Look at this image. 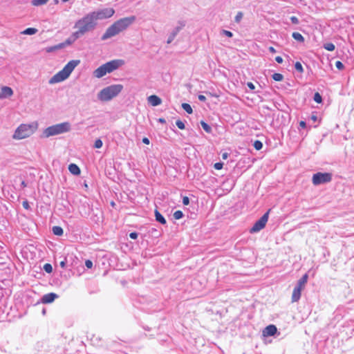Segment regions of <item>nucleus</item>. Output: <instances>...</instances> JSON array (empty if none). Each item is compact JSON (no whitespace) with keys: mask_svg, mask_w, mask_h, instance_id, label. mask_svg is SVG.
I'll list each match as a JSON object with an SVG mask.
<instances>
[{"mask_svg":"<svg viewBox=\"0 0 354 354\" xmlns=\"http://www.w3.org/2000/svg\"><path fill=\"white\" fill-rule=\"evenodd\" d=\"M97 26V23L95 22L90 12L86 14L75 23L74 28L76 30L72 34L73 41L82 37L88 32L94 30Z\"/></svg>","mask_w":354,"mask_h":354,"instance_id":"1","label":"nucleus"},{"mask_svg":"<svg viewBox=\"0 0 354 354\" xmlns=\"http://www.w3.org/2000/svg\"><path fill=\"white\" fill-rule=\"evenodd\" d=\"M136 20L134 16L122 18L109 26L102 36V40H106L125 30Z\"/></svg>","mask_w":354,"mask_h":354,"instance_id":"2","label":"nucleus"},{"mask_svg":"<svg viewBox=\"0 0 354 354\" xmlns=\"http://www.w3.org/2000/svg\"><path fill=\"white\" fill-rule=\"evenodd\" d=\"M80 63L79 59H73L68 62L62 70L54 75L48 81L50 84H55L66 80Z\"/></svg>","mask_w":354,"mask_h":354,"instance_id":"3","label":"nucleus"},{"mask_svg":"<svg viewBox=\"0 0 354 354\" xmlns=\"http://www.w3.org/2000/svg\"><path fill=\"white\" fill-rule=\"evenodd\" d=\"M38 129V122L21 124L14 131L12 138L15 140L28 138L35 133Z\"/></svg>","mask_w":354,"mask_h":354,"instance_id":"4","label":"nucleus"},{"mask_svg":"<svg viewBox=\"0 0 354 354\" xmlns=\"http://www.w3.org/2000/svg\"><path fill=\"white\" fill-rule=\"evenodd\" d=\"M124 64V61L123 59H113L109 61L96 68L93 71V75L97 78H101L106 75L107 73H111L118 69Z\"/></svg>","mask_w":354,"mask_h":354,"instance_id":"5","label":"nucleus"},{"mask_svg":"<svg viewBox=\"0 0 354 354\" xmlns=\"http://www.w3.org/2000/svg\"><path fill=\"white\" fill-rule=\"evenodd\" d=\"M122 84H113L102 89L97 93V99L102 102H108L115 97L122 91Z\"/></svg>","mask_w":354,"mask_h":354,"instance_id":"6","label":"nucleus"},{"mask_svg":"<svg viewBox=\"0 0 354 354\" xmlns=\"http://www.w3.org/2000/svg\"><path fill=\"white\" fill-rule=\"evenodd\" d=\"M71 129V123L68 122H64L46 128L43 131V136L44 138H49L51 136L67 133L70 131Z\"/></svg>","mask_w":354,"mask_h":354,"instance_id":"7","label":"nucleus"},{"mask_svg":"<svg viewBox=\"0 0 354 354\" xmlns=\"http://www.w3.org/2000/svg\"><path fill=\"white\" fill-rule=\"evenodd\" d=\"M114 13L115 10L112 8H106L90 12L95 23H97L98 20H103L111 17Z\"/></svg>","mask_w":354,"mask_h":354,"instance_id":"8","label":"nucleus"},{"mask_svg":"<svg viewBox=\"0 0 354 354\" xmlns=\"http://www.w3.org/2000/svg\"><path fill=\"white\" fill-rule=\"evenodd\" d=\"M332 180V175L330 173L318 172L313 176L312 181L313 185H318L320 184L328 183Z\"/></svg>","mask_w":354,"mask_h":354,"instance_id":"9","label":"nucleus"},{"mask_svg":"<svg viewBox=\"0 0 354 354\" xmlns=\"http://www.w3.org/2000/svg\"><path fill=\"white\" fill-rule=\"evenodd\" d=\"M269 212L265 213L257 221L255 222L252 227L250 230V233H256L263 229L268 220Z\"/></svg>","mask_w":354,"mask_h":354,"instance_id":"10","label":"nucleus"},{"mask_svg":"<svg viewBox=\"0 0 354 354\" xmlns=\"http://www.w3.org/2000/svg\"><path fill=\"white\" fill-rule=\"evenodd\" d=\"M13 95L12 89L7 86L1 88L0 99H4L11 97Z\"/></svg>","mask_w":354,"mask_h":354,"instance_id":"11","label":"nucleus"},{"mask_svg":"<svg viewBox=\"0 0 354 354\" xmlns=\"http://www.w3.org/2000/svg\"><path fill=\"white\" fill-rule=\"evenodd\" d=\"M277 331V327L274 325L270 324L266 326L263 330V335L264 337L272 336Z\"/></svg>","mask_w":354,"mask_h":354,"instance_id":"12","label":"nucleus"},{"mask_svg":"<svg viewBox=\"0 0 354 354\" xmlns=\"http://www.w3.org/2000/svg\"><path fill=\"white\" fill-rule=\"evenodd\" d=\"M57 295L55 293H48L44 295L41 298V302L43 304H50L52 303L56 298H57Z\"/></svg>","mask_w":354,"mask_h":354,"instance_id":"13","label":"nucleus"},{"mask_svg":"<svg viewBox=\"0 0 354 354\" xmlns=\"http://www.w3.org/2000/svg\"><path fill=\"white\" fill-rule=\"evenodd\" d=\"M148 102L152 106H158L161 104V99L157 95H152L148 97Z\"/></svg>","mask_w":354,"mask_h":354,"instance_id":"14","label":"nucleus"},{"mask_svg":"<svg viewBox=\"0 0 354 354\" xmlns=\"http://www.w3.org/2000/svg\"><path fill=\"white\" fill-rule=\"evenodd\" d=\"M69 171L74 175H79L80 174V169L79 167L73 163H71L68 166Z\"/></svg>","mask_w":354,"mask_h":354,"instance_id":"15","label":"nucleus"},{"mask_svg":"<svg viewBox=\"0 0 354 354\" xmlns=\"http://www.w3.org/2000/svg\"><path fill=\"white\" fill-rule=\"evenodd\" d=\"M301 292L297 289H293L291 300L292 302H297L301 297Z\"/></svg>","mask_w":354,"mask_h":354,"instance_id":"16","label":"nucleus"},{"mask_svg":"<svg viewBox=\"0 0 354 354\" xmlns=\"http://www.w3.org/2000/svg\"><path fill=\"white\" fill-rule=\"evenodd\" d=\"M155 216H156V220L158 222L160 223L161 224L166 223L165 218L162 216V214L158 210L155 211Z\"/></svg>","mask_w":354,"mask_h":354,"instance_id":"17","label":"nucleus"},{"mask_svg":"<svg viewBox=\"0 0 354 354\" xmlns=\"http://www.w3.org/2000/svg\"><path fill=\"white\" fill-rule=\"evenodd\" d=\"M37 32V29L35 28H28L24 30L21 33L24 35H32Z\"/></svg>","mask_w":354,"mask_h":354,"instance_id":"18","label":"nucleus"},{"mask_svg":"<svg viewBox=\"0 0 354 354\" xmlns=\"http://www.w3.org/2000/svg\"><path fill=\"white\" fill-rule=\"evenodd\" d=\"M53 232L54 233V234L55 235H57V236H61L63 234V229L59 227V226H54L53 227Z\"/></svg>","mask_w":354,"mask_h":354,"instance_id":"19","label":"nucleus"},{"mask_svg":"<svg viewBox=\"0 0 354 354\" xmlns=\"http://www.w3.org/2000/svg\"><path fill=\"white\" fill-rule=\"evenodd\" d=\"M292 37L299 41V42H304V37L299 33V32H295L292 33Z\"/></svg>","mask_w":354,"mask_h":354,"instance_id":"20","label":"nucleus"},{"mask_svg":"<svg viewBox=\"0 0 354 354\" xmlns=\"http://www.w3.org/2000/svg\"><path fill=\"white\" fill-rule=\"evenodd\" d=\"M49 0H32V4L35 6H39L46 4Z\"/></svg>","mask_w":354,"mask_h":354,"instance_id":"21","label":"nucleus"},{"mask_svg":"<svg viewBox=\"0 0 354 354\" xmlns=\"http://www.w3.org/2000/svg\"><path fill=\"white\" fill-rule=\"evenodd\" d=\"M62 47V44H59V45L48 47L45 50H46V52H47V53H51V52H53L55 50H57L61 48Z\"/></svg>","mask_w":354,"mask_h":354,"instance_id":"22","label":"nucleus"},{"mask_svg":"<svg viewBox=\"0 0 354 354\" xmlns=\"http://www.w3.org/2000/svg\"><path fill=\"white\" fill-rule=\"evenodd\" d=\"M182 108L189 114H191L193 112L192 108L187 103H183Z\"/></svg>","mask_w":354,"mask_h":354,"instance_id":"23","label":"nucleus"},{"mask_svg":"<svg viewBox=\"0 0 354 354\" xmlns=\"http://www.w3.org/2000/svg\"><path fill=\"white\" fill-rule=\"evenodd\" d=\"M324 48L328 51H333L335 48V45L333 43L325 44L324 45Z\"/></svg>","mask_w":354,"mask_h":354,"instance_id":"24","label":"nucleus"},{"mask_svg":"<svg viewBox=\"0 0 354 354\" xmlns=\"http://www.w3.org/2000/svg\"><path fill=\"white\" fill-rule=\"evenodd\" d=\"M272 78H273V80H274L275 81L279 82V81L283 80V75H281V73H274V74L272 75Z\"/></svg>","mask_w":354,"mask_h":354,"instance_id":"25","label":"nucleus"},{"mask_svg":"<svg viewBox=\"0 0 354 354\" xmlns=\"http://www.w3.org/2000/svg\"><path fill=\"white\" fill-rule=\"evenodd\" d=\"M253 146L254 147L255 149L257 150H261L263 147V144L261 141L259 140H256L254 141V144H253Z\"/></svg>","mask_w":354,"mask_h":354,"instance_id":"26","label":"nucleus"},{"mask_svg":"<svg viewBox=\"0 0 354 354\" xmlns=\"http://www.w3.org/2000/svg\"><path fill=\"white\" fill-rule=\"evenodd\" d=\"M201 124L203 127V129L207 133L211 131V127L204 121L201 122Z\"/></svg>","mask_w":354,"mask_h":354,"instance_id":"27","label":"nucleus"},{"mask_svg":"<svg viewBox=\"0 0 354 354\" xmlns=\"http://www.w3.org/2000/svg\"><path fill=\"white\" fill-rule=\"evenodd\" d=\"M183 216V214L181 211L180 210H178V211H176L174 213V218L176 220H178V219H180L182 218Z\"/></svg>","mask_w":354,"mask_h":354,"instance_id":"28","label":"nucleus"},{"mask_svg":"<svg viewBox=\"0 0 354 354\" xmlns=\"http://www.w3.org/2000/svg\"><path fill=\"white\" fill-rule=\"evenodd\" d=\"M308 274H305L302 276V277L298 281V282H299L301 284H304L306 286V283H307L308 281Z\"/></svg>","mask_w":354,"mask_h":354,"instance_id":"29","label":"nucleus"},{"mask_svg":"<svg viewBox=\"0 0 354 354\" xmlns=\"http://www.w3.org/2000/svg\"><path fill=\"white\" fill-rule=\"evenodd\" d=\"M243 16V15L242 12H238L234 17L235 22L239 23L241 21Z\"/></svg>","mask_w":354,"mask_h":354,"instance_id":"30","label":"nucleus"},{"mask_svg":"<svg viewBox=\"0 0 354 354\" xmlns=\"http://www.w3.org/2000/svg\"><path fill=\"white\" fill-rule=\"evenodd\" d=\"M177 33H178V30H177L176 31L174 32L173 33H171V34L169 36V37H168V39H167V44H170V43H171V42H172V41L174 40V39L175 38L176 35H177Z\"/></svg>","mask_w":354,"mask_h":354,"instance_id":"31","label":"nucleus"},{"mask_svg":"<svg viewBox=\"0 0 354 354\" xmlns=\"http://www.w3.org/2000/svg\"><path fill=\"white\" fill-rule=\"evenodd\" d=\"M313 99L317 103H321L322 101V97L319 93H315Z\"/></svg>","mask_w":354,"mask_h":354,"instance_id":"32","label":"nucleus"},{"mask_svg":"<svg viewBox=\"0 0 354 354\" xmlns=\"http://www.w3.org/2000/svg\"><path fill=\"white\" fill-rule=\"evenodd\" d=\"M44 270L47 272V273H51L52 271H53V267L49 263H46L44 266Z\"/></svg>","mask_w":354,"mask_h":354,"instance_id":"33","label":"nucleus"},{"mask_svg":"<svg viewBox=\"0 0 354 354\" xmlns=\"http://www.w3.org/2000/svg\"><path fill=\"white\" fill-rule=\"evenodd\" d=\"M295 69L300 73H302L304 71L303 66H302L301 64L299 62H297L295 63Z\"/></svg>","mask_w":354,"mask_h":354,"instance_id":"34","label":"nucleus"},{"mask_svg":"<svg viewBox=\"0 0 354 354\" xmlns=\"http://www.w3.org/2000/svg\"><path fill=\"white\" fill-rule=\"evenodd\" d=\"M221 33L226 37H233V33L231 31L227 30H222Z\"/></svg>","mask_w":354,"mask_h":354,"instance_id":"35","label":"nucleus"},{"mask_svg":"<svg viewBox=\"0 0 354 354\" xmlns=\"http://www.w3.org/2000/svg\"><path fill=\"white\" fill-rule=\"evenodd\" d=\"M102 141L100 140V139H97L95 141V143H94V147L96 148V149H100L102 147Z\"/></svg>","mask_w":354,"mask_h":354,"instance_id":"36","label":"nucleus"},{"mask_svg":"<svg viewBox=\"0 0 354 354\" xmlns=\"http://www.w3.org/2000/svg\"><path fill=\"white\" fill-rule=\"evenodd\" d=\"M176 126L180 129H185V124L183 122H182L181 120H178L176 122Z\"/></svg>","mask_w":354,"mask_h":354,"instance_id":"37","label":"nucleus"},{"mask_svg":"<svg viewBox=\"0 0 354 354\" xmlns=\"http://www.w3.org/2000/svg\"><path fill=\"white\" fill-rule=\"evenodd\" d=\"M305 288V285L304 284H301L299 282L297 281V283L296 285V286L294 288L295 289H297L299 290V291H302Z\"/></svg>","mask_w":354,"mask_h":354,"instance_id":"38","label":"nucleus"},{"mask_svg":"<svg viewBox=\"0 0 354 354\" xmlns=\"http://www.w3.org/2000/svg\"><path fill=\"white\" fill-rule=\"evenodd\" d=\"M305 288V285L304 284H301L299 282L297 281V283L296 285V286L294 288L295 289H297L299 290V291H302Z\"/></svg>","mask_w":354,"mask_h":354,"instance_id":"39","label":"nucleus"},{"mask_svg":"<svg viewBox=\"0 0 354 354\" xmlns=\"http://www.w3.org/2000/svg\"><path fill=\"white\" fill-rule=\"evenodd\" d=\"M335 66L337 67V68H338L339 70H342L344 68V64L340 62V61H337L335 62Z\"/></svg>","mask_w":354,"mask_h":354,"instance_id":"40","label":"nucleus"},{"mask_svg":"<svg viewBox=\"0 0 354 354\" xmlns=\"http://www.w3.org/2000/svg\"><path fill=\"white\" fill-rule=\"evenodd\" d=\"M290 21L294 24H299V19L297 17L292 16L290 17Z\"/></svg>","mask_w":354,"mask_h":354,"instance_id":"41","label":"nucleus"},{"mask_svg":"<svg viewBox=\"0 0 354 354\" xmlns=\"http://www.w3.org/2000/svg\"><path fill=\"white\" fill-rule=\"evenodd\" d=\"M223 164L222 162H216V163L214 164V168L216 169L219 170V169H221L223 168Z\"/></svg>","mask_w":354,"mask_h":354,"instance_id":"42","label":"nucleus"},{"mask_svg":"<svg viewBox=\"0 0 354 354\" xmlns=\"http://www.w3.org/2000/svg\"><path fill=\"white\" fill-rule=\"evenodd\" d=\"M85 266L88 268H91L93 267V262L91 260H86L85 261Z\"/></svg>","mask_w":354,"mask_h":354,"instance_id":"43","label":"nucleus"},{"mask_svg":"<svg viewBox=\"0 0 354 354\" xmlns=\"http://www.w3.org/2000/svg\"><path fill=\"white\" fill-rule=\"evenodd\" d=\"M183 205H189V198H188L187 196H184V197L183 198Z\"/></svg>","mask_w":354,"mask_h":354,"instance_id":"44","label":"nucleus"},{"mask_svg":"<svg viewBox=\"0 0 354 354\" xmlns=\"http://www.w3.org/2000/svg\"><path fill=\"white\" fill-rule=\"evenodd\" d=\"M129 237L132 239H136L138 237V233L136 232H131L129 234Z\"/></svg>","mask_w":354,"mask_h":354,"instance_id":"45","label":"nucleus"},{"mask_svg":"<svg viewBox=\"0 0 354 354\" xmlns=\"http://www.w3.org/2000/svg\"><path fill=\"white\" fill-rule=\"evenodd\" d=\"M22 205L26 209H28L30 207L28 202L27 201H24Z\"/></svg>","mask_w":354,"mask_h":354,"instance_id":"46","label":"nucleus"},{"mask_svg":"<svg viewBox=\"0 0 354 354\" xmlns=\"http://www.w3.org/2000/svg\"><path fill=\"white\" fill-rule=\"evenodd\" d=\"M275 60L277 63L281 64L283 62V58L280 56H277L275 57Z\"/></svg>","mask_w":354,"mask_h":354,"instance_id":"47","label":"nucleus"},{"mask_svg":"<svg viewBox=\"0 0 354 354\" xmlns=\"http://www.w3.org/2000/svg\"><path fill=\"white\" fill-rule=\"evenodd\" d=\"M247 86H248V88H250V89L251 90H254L255 88V86L253 84V83L252 82H248L247 83Z\"/></svg>","mask_w":354,"mask_h":354,"instance_id":"48","label":"nucleus"},{"mask_svg":"<svg viewBox=\"0 0 354 354\" xmlns=\"http://www.w3.org/2000/svg\"><path fill=\"white\" fill-rule=\"evenodd\" d=\"M198 100H199L200 101H202V102H205V101L206 100V97H205V95H199L198 96Z\"/></svg>","mask_w":354,"mask_h":354,"instance_id":"49","label":"nucleus"},{"mask_svg":"<svg viewBox=\"0 0 354 354\" xmlns=\"http://www.w3.org/2000/svg\"><path fill=\"white\" fill-rule=\"evenodd\" d=\"M142 142L146 144V145H149L150 142H149V140L147 138H142Z\"/></svg>","mask_w":354,"mask_h":354,"instance_id":"50","label":"nucleus"},{"mask_svg":"<svg viewBox=\"0 0 354 354\" xmlns=\"http://www.w3.org/2000/svg\"><path fill=\"white\" fill-rule=\"evenodd\" d=\"M299 126L301 127V128H305L306 126V124L304 121H301L299 122Z\"/></svg>","mask_w":354,"mask_h":354,"instance_id":"51","label":"nucleus"},{"mask_svg":"<svg viewBox=\"0 0 354 354\" xmlns=\"http://www.w3.org/2000/svg\"><path fill=\"white\" fill-rule=\"evenodd\" d=\"M269 50H270V52H271L272 53H276V50L272 46L269 47Z\"/></svg>","mask_w":354,"mask_h":354,"instance_id":"52","label":"nucleus"},{"mask_svg":"<svg viewBox=\"0 0 354 354\" xmlns=\"http://www.w3.org/2000/svg\"><path fill=\"white\" fill-rule=\"evenodd\" d=\"M311 120L315 121V122L317 121V115H311Z\"/></svg>","mask_w":354,"mask_h":354,"instance_id":"53","label":"nucleus"},{"mask_svg":"<svg viewBox=\"0 0 354 354\" xmlns=\"http://www.w3.org/2000/svg\"><path fill=\"white\" fill-rule=\"evenodd\" d=\"M60 266H61L62 268H65V266H66V262H65V261H61V262H60Z\"/></svg>","mask_w":354,"mask_h":354,"instance_id":"54","label":"nucleus"},{"mask_svg":"<svg viewBox=\"0 0 354 354\" xmlns=\"http://www.w3.org/2000/svg\"><path fill=\"white\" fill-rule=\"evenodd\" d=\"M158 122L164 124L166 122V120L164 118H159Z\"/></svg>","mask_w":354,"mask_h":354,"instance_id":"55","label":"nucleus"},{"mask_svg":"<svg viewBox=\"0 0 354 354\" xmlns=\"http://www.w3.org/2000/svg\"><path fill=\"white\" fill-rule=\"evenodd\" d=\"M21 185H22L23 187H26V184L25 183V182H24V181H22V183H21Z\"/></svg>","mask_w":354,"mask_h":354,"instance_id":"56","label":"nucleus"},{"mask_svg":"<svg viewBox=\"0 0 354 354\" xmlns=\"http://www.w3.org/2000/svg\"><path fill=\"white\" fill-rule=\"evenodd\" d=\"M227 153H224V154L223 155V158L224 159H225V158H227Z\"/></svg>","mask_w":354,"mask_h":354,"instance_id":"57","label":"nucleus"},{"mask_svg":"<svg viewBox=\"0 0 354 354\" xmlns=\"http://www.w3.org/2000/svg\"><path fill=\"white\" fill-rule=\"evenodd\" d=\"M54 3H55V4H57V3H59V1H58V0H54Z\"/></svg>","mask_w":354,"mask_h":354,"instance_id":"58","label":"nucleus"}]
</instances>
